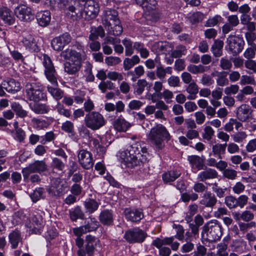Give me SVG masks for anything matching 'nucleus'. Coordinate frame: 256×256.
I'll return each instance as SVG.
<instances>
[{
  "mask_svg": "<svg viewBox=\"0 0 256 256\" xmlns=\"http://www.w3.org/2000/svg\"><path fill=\"white\" fill-rule=\"evenodd\" d=\"M148 155L147 148L142 142H134L118 153L122 162L128 167H133L146 162Z\"/></svg>",
  "mask_w": 256,
  "mask_h": 256,
  "instance_id": "f257e3e1",
  "label": "nucleus"
},
{
  "mask_svg": "<svg viewBox=\"0 0 256 256\" xmlns=\"http://www.w3.org/2000/svg\"><path fill=\"white\" fill-rule=\"evenodd\" d=\"M170 139V133L162 124H158L152 128L148 135V140L157 152H160L164 148V140L168 141Z\"/></svg>",
  "mask_w": 256,
  "mask_h": 256,
  "instance_id": "f03ea898",
  "label": "nucleus"
},
{
  "mask_svg": "<svg viewBox=\"0 0 256 256\" xmlns=\"http://www.w3.org/2000/svg\"><path fill=\"white\" fill-rule=\"evenodd\" d=\"M68 61L64 63V71L70 75L76 74L82 68L81 54L70 48H67L60 54Z\"/></svg>",
  "mask_w": 256,
  "mask_h": 256,
  "instance_id": "7ed1b4c3",
  "label": "nucleus"
},
{
  "mask_svg": "<svg viewBox=\"0 0 256 256\" xmlns=\"http://www.w3.org/2000/svg\"><path fill=\"white\" fill-rule=\"evenodd\" d=\"M202 234L209 241L219 240L222 236L221 226L216 220L210 221L204 226Z\"/></svg>",
  "mask_w": 256,
  "mask_h": 256,
  "instance_id": "20e7f679",
  "label": "nucleus"
},
{
  "mask_svg": "<svg viewBox=\"0 0 256 256\" xmlns=\"http://www.w3.org/2000/svg\"><path fill=\"white\" fill-rule=\"evenodd\" d=\"M26 96L30 100L37 102L44 99L46 94L42 91V87L36 82H28L25 86Z\"/></svg>",
  "mask_w": 256,
  "mask_h": 256,
  "instance_id": "39448f33",
  "label": "nucleus"
},
{
  "mask_svg": "<svg viewBox=\"0 0 256 256\" xmlns=\"http://www.w3.org/2000/svg\"><path fill=\"white\" fill-rule=\"evenodd\" d=\"M84 122L86 126L92 130H98L106 123L103 116L96 112H90L86 114Z\"/></svg>",
  "mask_w": 256,
  "mask_h": 256,
  "instance_id": "423d86ee",
  "label": "nucleus"
},
{
  "mask_svg": "<svg viewBox=\"0 0 256 256\" xmlns=\"http://www.w3.org/2000/svg\"><path fill=\"white\" fill-rule=\"evenodd\" d=\"M44 72L47 80L53 85L57 86V74L50 58L46 54L42 55Z\"/></svg>",
  "mask_w": 256,
  "mask_h": 256,
  "instance_id": "0eeeda50",
  "label": "nucleus"
},
{
  "mask_svg": "<svg viewBox=\"0 0 256 256\" xmlns=\"http://www.w3.org/2000/svg\"><path fill=\"white\" fill-rule=\"evenodd\" d=\"M226 43L229 50L234 54H237L242 51L244 41L241 37L230 35L226 39Z\"/></svg>",
  "mask_w": 256,
  "mask_h": 256,
  "instance_id": "6e6552de",
  "label": "nucleus"
},
{
  "mask_svg": "<svg viewBox=\"0 0 256 256\" xmlns=\"http://www.w3.org/2000/svg\"><path fill=\"white\" fill-rule=\"evenodd\" d=\"M147 234L139 228L128 230L124 234L126 240L130 243H140L144 241Z\"/></svg>",
  "mask_w": 256,
  "mask_h": 256,
  "instance_id": "1a4fd4ad",
  "label": "nucleus"
},
{
  "mask_svg": "<svg viewBox=\"0 0 256 256\" xmlns=\"http://www.w3.org/2000/svg\"><path fill=\"white\" fill-rule=\"evenodd\" d=\"M17 18L22 22H29L34 18V14L31 8L25 5H20L14 10Z\"/></svg>",
  "mask_w": 256,
  "mask_h": 256,
  "instance_id": "9d476101",
  "label": "nucleus"
},
{
  "mask_svg": "<svg viewBox=\"0 0 256 256\" xmlns=\"http://www.w3.org/2000/svg\"><path fill=\"white\" fill-rule=\"evenodd\" d=\"M47 168L46 162L43 160H36L22 170L24 177H27L30 173H40Z\"/></svg>",
  "mask_w": 256,
  "mask_h": 256,
  "instance_id": "9b49d317",
  "label": "nucleus"
},
{
  "mask_svg": "<svg viewBox=\"0 0 256 256\" xmlns=\"http://www.w3.org/2000/svg\"><path fill=\"white\" fill-rule=\"evenodd\" d=\"M78 160L80 166L85 169L92 168L94 164L92 154L85 150L79 151Z\"/></svg>",
  "mask_w": 256,
  "mask_h": 256,
  "instance_id": "f8f14e48",
  "label": "nucleus"
},
{
  "mask_svg": "<svg viewBox=\"0 0 256 256\" xmlns=\"http://www.w3.org/2000/svg\"><path fill=\"white\" fill-rule=\"evenodd\" d=\"M70 41V34L66 32L53 38L51 42V45L54 50L61 51L64 46L68 44Z\"/></svg>",
  "mask_w": 256,
  "mask_h": 256,
  "instance_id": "ddd939ff",
  "label": "nucleus"
},
{
  "mask_svg": "<svg viewBox=\"0 0 256 256\" xmlns=\"http://www.w3.org/2000/svg\"><path fill=\"white\" fill-rule=\"evenodd\" d=\"M29 222V223L26 224V226L31 228L32 232L36 234H40V231L43 227L42 216L40 214L36 213L30 217Z\"/></svg>",
  "mask_w": 256,
  "mask_h": 256,
  "instance_id": "4468645a",
  "label": "nucleus"
},
{
  "mask_svg": "<svg viewBox=\"0 0 256 256\" xmlns=\"http://www.w3.org/2000/svg\"><path fill=\"white\" fill-rule=\"evenodd\" d=\"M100 10L98 3L94 1H89L84 6V12L86 19L88 20L95 18Z\"/></svg>",
  "mask_w": 256,
  "mask_h": 256,
  "instance_id": "2eb2a0df",
  "label": "nucleus"
},
{
  "mask_svg": "<svg viewBox=\"0 0 256 256\" xmlns=\"http://www.w3.org/2000/svg\"><path fill=\"white\" fill-rule=\"evenodd\" d=\"M118 12L112 9H106L104 12L102 17V22L106 28L114 23L116 20H120L118 18Z\"/></svg>",
  "mask_w": 256,
  "mask_h": 256,
  "instance_id": "dca6fc26",
  "label": "nucleus"
},
{
  "mask_svg": "<svg viewBox=\"0 0 256 256\" xmlns=\"http://www.w3.org/2000/svg\"><path fill=\"white\" fill-rule=\"evenodd\" d=\"M22 42L26 49L32 52H38L39 48L37 46L34 37L30 34L24 33L22 36Z\"/></svg>",
  "mask_w": 256,
  "mask_h": 256,
  "instance_id": "f3484780",
  "label": "nucleus"
},
{
  "mask_svg": "<svg viewBox=\"0 0 256 256\" xmlns=\"http://www.w3.org/2000/svg\"><path fill=\"white\" fill-rule=\"evenodd\" d=\"M252 109L248 104H242L237 108L236 116L241 122H246L252 115Z\"/></svg>",
  "mask_w": 256,
  "mask_h": 256,
  "instance_id": "a211bd4d",
  "label": "nucleus"
},
{
  "mask_svg": "<svg viewBox=\"0 0 256 256\" xmlns=\"http://www.w3.org/2000/svg\"><path fill=\"white\" fill-rule=\"evenodd\" d=\"M217 202L216 196L210 192H206L201 196L200 204L206 208H212Z\"/></svg>",
  "mask_w": 256,
  "mask_h": 256,
  "instance_id": "6ab92c4d",
  "label": "nucleus"
},
{
  "mask_svg": "<svg viewBox=\"0 0 256 256\" xmlns=\"http://www.w3.org/2000/svg\"><path fill=\"white\" fill-rule=\"evenodd\" d=\"M124 214L127 220L132 222L140 221L144 218V214L140 209L126 208Z\"/></svg>",
  "mask_w": 256,
  "mask_h": 256,
  "instance_id": "aec40b11",
  "label": "nucleus"
},
{
  "mask_svg": "<svg viewBox=\"0 0 256 256\" xmlns=\"http://www.w3.org/2000/svg\"><path fill=\"white\" fill-rule=\"evenodd\" d=\"M86 252L88 256L93 254L96 247L100 244V240L95 236L92 235H88L86 238Z\"/></svg>",
  "mask_w": 256,
  "mask_h": 256,
  "instance_id": "412c9836",
  "label": "nucleus"
},
{
  "mask_svg": "<svg viewBox=\"0 0 256 256\" xmlns=\"http://www.w3.org/2000/svg\"><path fill=\"white\" fill-rule=\"evenodd\" d=\"M192 168L193 170H196V171L204 170L205 166L204 160L196 155L188 156V158Z\"/></svg>",
  "mask_w": 256,
  "mask_h": 256,
  "instance_id": "4be33fe9",
  "label": "nucleus"
},
{
  "mask_svg": "<svg viewBox=\"0 0 256 256\" xmlns=\"http://www.w3.org/2000/svg\"><path fill=\"white\" fill-rule=\"evenodd\" d=\"M113 126L116 130L126 132L131 126V124L124 118L119 117L114 121Z\"/></svg>",
  "mask_w": 256,
  "mask_h": 256,
  "instance_id": "5701e85b",
  "label": "nucleus"
},
{
  "mask_svg": "<svg viewBox=\"0 0 256 256\" xmlns=\"http://www.w3.org/2000/svg\"><path fill=\"white\" fill-rule=\"evenodd\" d=\"M8 239L11 247L14 249L16 248L18 244L22 241V237L20 232L18 230H13L9 234Z\"/></svg>",
  "mask_w": 256,
  "mask_h": 256,
  "instance_id": "b1692460",
  "label": "nucleus"
},
{
  "mask_svg": "<svg viewBox=\"0 0 256 256\" xmlns=\"http://www.w3.org/2000/svg\"><path fill=\"white\" fill-rule=\"evenodd\" d=\"M217 172L210 168L200 172L198 175V178L201 182H204L207 180L214 179L218 177Z\"/></svg>",
  "mask_w": 256,
  "mask_h": 256,
  "instance_id": "393cba45",
  "label": "nucleus"
},
{
  "mask_svg": "<svg viewBox=\"0 0 256 256\" xmlns=\"http://www.w3.org/2000/svg\"><path fill=\"white\" fill-rule=\"evenodd\" d=\"M113 217L114 215L112 210H104L100 212L99 219L101 223L104 225L110 226L113 223Z\"/></svg>",
  "mask_w": 256,
  "mask_h": 256,
  "instance_id": "a878e982",
  "label": "nucleus"
},
{
  "mask_svg": "<svg viewBox=\"0 0 256 256\" xmlns=\"http://www.w3.org/2000/svg\"><path fill=\"white\" fill-rule=\"evenodd\" d=\"M4 88L8 92L15 93L20 90V84L14 79H10L2 82Z\"/></svg>",
  "mask_w": 256,
  "mask_h": 256,
  "instance_id": "bb28decb",
  "label": "nucleus"
},
{
  "mask_svg": "<svg viewBox=\"0 0 256 256\" xmlns=\"http://www.w3.org/2000/svg\"><path fill=\"white\" fill-rule=\"evenodd\" d=\"M105 28L109 34L114 36L120 35L123 31L120 20H116V22L106 27Z\"/></svg>",
  "mask_w": 256,
  "mask_h": 256,
  "instance_id": "cd10ccee",
  "label": "nucleus"
},
{
  "mask_svg": "<svg viewBox=\"0 0 256 256\" xmlns=\"http://www.w3.org/2000/svg\"><path fill=\"white\" fill-rule=\"evenodd\" d=\"M36 16L38 24L42 26H48L51 20L50 13L48 10L38 12Z\"/></svg>",
  "mask_w": 256,
  "mask_h": 256,
  "instance_id": "c85d7f7f",
  "label": "nucleus"
},
{
  "mask_svg": "<svg viewBox=\"0 0 256 256\" xmlns=\"http://www.w3.org/2000/svg\"><path fill=\"white\" fill-rule=\"evenodd\" d=\"M0 16L2 19L9 25L14 24L15 18L12 12L7 8H2L0 9Z\"/></svg>",
  "mask_w": 256,
  "mask_h": 256,
  "instance_id": "c756f323",
  "label": "nucleus"
},
{
  "mask_svg": "<svg viewBox=\"0 0 256 256\" xmlns=\"http://www.w3.org/2000/svg\"><path fill=\"white\" fill-rule=\"evenodd\" d=\"M48 193L52 196H58L62 192V186L60 184V180L56 179L48 188Z\"/></svg>",
  "mask_w": 256,
  "mask_h": 256,
  "instance_id": "7c9ffc66",
  "label": "nucleus"
},
{
  "mask_svg": "<svg viewBox=\"0 0 256 256\" xmlns=\"http://www.w3.org/2000/svg\"><path fill=\"white\" fill-rule=\"evenodd\" d=\"M140 58L137 55H134L130 58H126L124 60L123 66L125 70H128L135 64H138Z\"/></svg>",
  "mask_w": 256,
  "mask_h": 256,
  "instance_id": "2f4dec72",
  "label": "nucleus"
},
{
  "mask_svg": "<svg viewBox=\"0 0 256 256\" xmlns=\"http://www.w3.org/2000/svg\"><path fill=\"white\" fill-rule=\"evenodd\" d=\"M105 35V32L102 26L92 27L89 36V40H96L98 36L102 38Z\"/></svg>",
  "mask_w": 256,
  "mask_h": 256,
  "instance_id": "473e14b6",
  "label": "nucleus"
},
{
  "mask_svg": "<svg viewBox=\"0 0 256 256\" xmlns=\"http://www.w3.org/2000/svg\"><path fill=\"white\" fill-rule=\"evenodd\" d=\"M180 175L177 170H171L164 173L162 176V180L165 183H170L174 181Z\"/></svg>",
  "mask_w": 256,
  "mask_h": 256,
  "instance_id": "72a5a7b5",
  "label": "nucleus"
},
{
  "mask_svg": "<svg viewBox=\"0 0 256 256\" xmlns=\"http://www.w3.org/2000/svg\"><path fill=\"white\" fill-rule=\"evenodd\" d=\"M174 240V236L167 237L163 239L156 238L152 241V244L160 250L162 248V246L170 245Z\"/></svg>",
  "mask_w": 256,
  "mask_h": 256,
  "instance_id": "f704fd0d",
  "label": "nucleus"
},
{
  "mask_svg": "<svg viewBox=\"0 0 256 256\" xmlns=\"http://www.w3.org/2000/svg\"><path fill=\"white\" fill-rule=\"evenodd\" d=\"M224 46V42L220 40H214V44L212 46V51L213 54L216 57H219L222 55V49Z\"/></svg>",
  "mask_w": 256,
  "mask_h": 256,
  "instance_id": "c9c22d12",
  "label": "nucleus"
},
{
  "mask_svg": "<svg viewBox=\"0 0 256 256\" xmlns=\"http://www.w3.org/2000/svg\"><path fill=\"white\" fill-rule=\"evenodd\" d=\"M84 206L87 212L89 213H92L97 210L98 208L99 204L96 200L89 198L86 200L84 204Z\"/></svg>",
  "mask_w": 256,
  "mask_h": 256,
  "instance_id": "e433bc0d",
  "label": "nucleus"
},
{
  "mask_svg": "<svg viewBox=\"0 0 256 256\" xmlns=\"http://www.w3.org/2000/svg\"><path fill=\"white\" fill-rule=\"evenodd\" d=\"M137 4L144 8H146L148 10H152L156 8L157 2L156 0H136Z\"/></svg>",
  "mask_w": 256,
  "mask_h": 256,
  "instance_id": "4c0bfd02",
  "label": "nucleus"
},
{
  "mask_svg": "<svg viewBox=\"0 0 256 256\" xmlns=\"http://www.w3.org/2000/svg\"><path fill=\"white\" fill-rule=\"evenodd\" d=\"M187 70L192 74L204 73L208 70L207 67L202 64L194 65L190 64L187 66Z\"/></svg>",
  "mask_w": 256,
  "mask_h": 256,
  "instance_id": "58836bf2",
  "label": "nucleus"
},
{
  "mask_svg": "<svg viewBox=\"0 0 256 256\" xmlns=\"http://www.w3.org/2000/svg\"><path fill=\"white\" fill-rule=\"evenodd\" d=\"M83 75L88 82H92L94 80V76L92 74V65L86 62L83 70Z\"/></svg>",
  "mask_w": 256,
  "mask_h": 256,
  "instance_id": "ea45409f",
  "label": "nucleus"
},
{
  "mask_svg": "<svg viewBox=\"0 0 256 256\" xmlns=\"http://www.w3.org/2000/svg\"><path fill=\"white\" fill-rule=\"evenodd\" d=\"M32 110L37 114H45L50 110L49 106L46 104H36L32 106Z\"/></svg>",
  "mask_w": 256,
  "mask_h": 256,
  "instance_id": "a19ab883",
  "label": "nucleus"
},
{
  "mask_svg": "<svg viewBox=\"0 0 256 256\" xmlns=\"http://www.w3.org/2000/svg\"><path fill=\"white\" fill-rule=\"evenodd\" d=\"M148 85V82L144 79H140L138 80L134 85V93L137 95L141 94L144 91L145 88Z\"/></svg>",
  "mask_w": 256,
  "mask_h": 256,
  "instance_id": "79ce46f5",
  "label": "nucleus"
},
{
  "mask_svg": "<svg viewBox=\"0 0 256 256\" xmlns=\"http://www.w3.org/2000/svg\"><path fill=\"white\" fill-rule=\"evenodd\" d=\"M66 12L67 16L74 20H77L81 16L80 10L72 6H68Z\"/></svg>",
  "mask_w": 256,
  "mask_h": 256,
  "instance_id": "37998d69",
  "label": "nucleus"
},
{
  "mask_svg": "<svg viewBox=\"0 0 256 256\" xmlns=\"http://www.w3.org/2000/svg\"><path fill=\"white\" fill-rule=\"evenodd\" d=\"M122 43L125 48V54L130 56L134 52V44L129 38H125L122 40Z\"/></svg>",
  "mask_w": 256,
  "mask_h": 256,
  "instance_id": "c03bdc74",
  "label": "nucleus"
},
{
  "mask_svg": "<svg viewBox=\"0 0 256 256\" xmlns=\"http://www.w3.org/2000/svg\"><path fill=\"white\" fill-rule=\"evenodd\" d=\"M226 144H217L212 146V152L214 155H218L220 158H222L221 154L225 152Z\"/></svg>",
  "mask_w": 256,
  "mask_h": 256,
  "instance_id": "a18cd8bd",
  "label": "nucleus"
},
{
  "mask_svg": "<svg viewBox=\"0 0 256 256\" xmlns=\"http://www.w3.org/2000/svg\"><path fill=\"white\" fill-rule=\"evenodd\" d=\"M84 213L80 206H76L74 209L70 212V218L73 221L76 220L78 218L83 219L84 218Z\"/></svg>",
  "mask_w": 256,
  "mask_h": 256,
  "instance_id": "49530a36",
  "label": "nucleus"
},
{
  "mask_svg": "<svg viewBox=\"0 0 256 256\" xmlns=\"http://www.w3.org/2000/svg\"><path fill=\"white\" fill-rule=\"evenodd\" d=\"M87 232H90L96 230L99 226V222L94 218H90L86 225L84 226Z\"/></svg>",
  "mask_w": 256,
  "mask_h": 256,
  "instance_id": "de8ad7c7",
  "label": "nucleus"
},
{
  "mask_svg": "<svg viewBox=\"0 0 256 256\" xmlns=\"http://www.w3.org/2000/svg\"><path fill=\"white\" fill-rule=\"evenodd\" d=\"M47 88L48 92L56 100H58L62 98L64 93L60 89L50 86H48Z\"/></svg>",
  "mask_w": 256,
  "mask_h": 256,
  "instance_id": "09e8293b",
  "label": "nucleus"
},
{
  "mask_svg": "<svg viewBox=\"0 0 256 256\" xmlns=\"http://www.w3.org/2000/svg\"><path fill=\"white\" fill-rule=\"evenodd\" d=\"M11 107L18 116L20 118H24L27 115V112L22 108L19 104L13 102L12 104Z\"/></svg>",
  "mask_w": 256,
  "mask_h": 256,
  "instance_id": "8fccbe9b",
  "label": "nucleus"
},
{
  "mask_svg": "<svg viewBox=\"0 0 256 256\" xmlns=\"http://www.w3.org/2000/svg\"><path fill=\"white\" fill-rule=\"evenodd\" d=\"M234 142L237 143L242 142L248 137V134L244 131L238 132L231 136Z\"/></svg>",
  "mask_w": 256,
  "mask_h": 256,
  "instance_id": "3c124183",
  "label": "nucleus"
},
{
  "mask_svg": "<svg viewBox=\"0 0 256 256\" xmlns=\"http://www.w3.org/2000/svg\"><path fill=\"white\" fill-rule=\"evenodd\" d=\"M51 166L53 169L62 171L65 168V164L60 158H54L52 160Z\"/></svg>",
  "mask_w": 256,
  "mask_h": 256,
  "instance_id": "603ef678",
  "label": "nucleus"
},
{
  "mask_svg": "<svg viewBox=\"0 0 256 256\" xmlns=\"http://www.w3.org/2000/svg\"><path fill=\"white\" fill-rule=\"evenodd\" d=\"M198 198V196L195 192H184L181 195V199L184 202H188L190 200L195 201Z\"/></svg>",
  "mask_w": 256,
  "mask_h": 256,
  "instance_id": "864d4df0",
  "label": "nucleus"
},
{
  "mask_svg": "<svg viewBox=\"0 0 256 256\" xmlns=\"http://www.w3.org/2000/svg\"><path fill=\"white\" fill-rule=\"evenodd\" d=\"M173 228L176 230V234L174 236H173L174 237V239L176 238L179 240H182L184 238V230L182 226L180 224H174Z\"/></svg>",
  "mask_w": 256,
  "mask_h": 256,
  "instance_id": "5fc2aeb1",
  "label": "nucleus"
},
{
  "mask_svg": "<svg viewBox=\"0 0 256 256\" xmlns=\"http://www.w3.org/2000/svg\"><path fill=\"white\" fill-rule=\"evenodd\" d=\"M214 130L210 126H206L204 130L202 138L207 140H210L214 136Z\"/></svg>",
  "mask_w": 256,
  "mask_h": 256,
  "instance_id": "6e6d98bb",
  "label": "nucleus"
},
{
  "mask_svg": "<svg viewBox=\"0 0 256 256\" xmlns=\"http://www.w3.org/2000/svg\"><path fill=\"white\" fill-rule=\"evenodd\" d=\"M186 50L185 46L180 45L178 46L176 50L172 52L171 56L174 58H180L182 55L186 54Z\"/></svg>",
  "mask_w": 256,
  "mask_h": 256,
  "instance_id": "4d7b16f0",
  "label": "nucleus"
},
{
  "mask_svg": "<svg viewBox=\"0 0 256 256\" xmlns=\"http://www.w3.org/2000/svg\"><path fill=\"white\" fill-rule=\"evenodd\" d=\"M56 109L60 114L66 118H70L71 115L70 110L65 108L64 106L60 102H58Z\"/></svg>",
  "mask_w": 256,
  "mask_h": 256,
  "instance_id": "13d9d810",
  "label": "nucleus"
},
{
  "mask_svg": "<svg viewBox=\"0 0 256 256\" xmlns=\"http://www.w3.org/2000/svg\"><path fill=\"white\" fill-rule=\"evenodd\" d=\"M238 226L240 230L243 233H245L248 232V229L256 228V222L254 221L247 223L240 222L238 224Z\"/></svg>",
  "mask_w": 256,
  "mask_h": 256,
  "instance_id": "bf43d9fd",
  "label": "nucleus"
},
{
  "mask_svg": "<svg viewBox=\"0 0 256 256\" xmlns=\"http://www.w3.org/2000/svg\"><path fill=\"white\" fill-rule=\"evenodd\" d=\"M98 88L102 92L104 93L107 90H113L114 88V85L110 81H102L98 84Z\"/></svg>",
  "mask_w": 256,
  "mask_h": 256,
  "instance_id": "052dcab7",
  "label": "nucleus"
},
{
  "mask_svg": "<svg viewBox=\"0 0 256 256\" xmlns=\"http://www.w3.org/2000/svg\"><path fill=\"white\" fill-rule=\"evenodd\" d=\"M32 121L34 126L38 130H42L46 128L48 126V122L44 120L33 118Z\"/></svg>",
  "mask_w": 256,
  "mask_h": 256,
  "instance_id": "680f3d73",
  "label": "nucleus"
},
{
  "mask_svg": "<svg viewBox=\"0 0 256 256\" xmlns=\"http://www.w3.org/2000/svg\"><path fill=\"white\" fill-rule=\"evenodd\" d=\"M43 193V189L39 188L34 190V192L30 194V196L32 200L36 202L42 197Z\"/></svg>",
  "mask_w": 256,
  "mask_h": 256,
  "instance_id": "e2e57ef3",
  "label": "nucleus"
},
{
  "mask_svg": "<svg viewBox=\"0 0 256 256\" xmlns=\"http://www.w3.org/2000/svg\"><path fill=\"white\" fill-rule=\"evenodd\" d=\"M61 129L67 133L72 134L74 131V124L72 122L66 120L62 124Z\"/></svg>",
  "mask_w": 256,
  "mask_h": 256,
  "instance_id": "0e129e2a",
  "label": "nucleus"
},
{
  "mask_svg": "<svg viewBox=\"0 0 256 256\" xmlns=\"http://www.w3.org/2000/svg\"><path fill=\"white\" fill-rule=\"evenodd\" d=\"M236 198L232 196H227L225 198L224 202L229 208H234L238 206Z\"/></svg>",
  "mask_w": 256,
  "mask_h": 256,
  "instance_id": "69168bd1",
  "label": "nucleus"
},
{
  "mask_svg": "<svg viewBox=\"0 0 256 256\" xmlns=\"http://www.w3.org/2000/svg\"><path fill=\"white\" fill-rule=\"evenodd\" d=\"M91 141L98 152H100V154H104L105 153L106 151V148L101 144L100 140L96 138H92Z\"/></svg>",
  "mask_w": 256,
  "mask_h": 256,
  "instance_id": "338daca9",
  "label": "nucleus"
},
{
  "mask_svg": "<svg viewBox=\"0 0 256 256\" xmlns=\"http://www.w3.org/2000/svg\"><path fill=\"white\" fill-rule=\"evenodd\" d=\"M108 78L112 80L121 81L123 80L124 76L122 73L116 71H110L108 72Z\"/></svg>",
  "mask_w": 256,
  "mask_h": 256,
  "instance_id": "774afa93",
  "label": "nucleus"
}]
</instances>
